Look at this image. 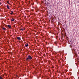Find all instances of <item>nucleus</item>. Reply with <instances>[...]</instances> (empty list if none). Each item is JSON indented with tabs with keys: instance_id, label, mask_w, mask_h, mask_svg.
I'll return each instance as SVG.
<instances>
[{
	"instance_id": "obj_5",
	"label": "nucleus",
	"mask_w": 79,
	"mask_h": 79,
	"mask_svg": "<svg viewBox=\"0 0 79 79\" xmlns=\"http://www.w3.org/2000/svg\"><path fill=\"white\" fill-rule=\"evenodd\" d=\"M29 45H28V44L27 43L26 44H25V47H27Z\"/></svg>"
},
{
	"instance_id": "obj_13",
	"label": "nucleus",
	"mask_w": 79,
	"mask_h": 79,
	"mask_svg": "<svg viewBox=\"0 0 79 79\" xmlns=\"http://www.w3.org/2000/svg\"><path fill=\"white\" fill-rule=\"evenodd\" d=\"M1 5V2H0V5Z\"/></svg>"
},
{
	"instance_id": "obj_3",
	"label": "nucleus",
	"mask_w": 79,
	"mask_h": 79,
	"mask_svg": "<svg viewBox=\"0 0 79 79\" xmlns=\"http://www.w3.org/2000/svg\"><path fill=\"white\" fill-rule=\"evenodd\" d=\"M17 39L18 40H21V38H20L19 37H18Z\"/></svg>"
},
{
	"instance_id": "obj_11",
	"label": "nucleus",
	"mask_w": 79,
	"mask_h": 79,
	"mask_svg": "<svg viewBox=\"0 0 79 79\" xmlns=\"http://www.w3.org/2000/svg\"><path fill=\"white\" fill-rule=\"evenodd\" d=\"M10 15H13V13H10Z\"/></svg>"
},
{
	"instance_id": "obj_8",
	"label": "nucleus",
	"mask_w": 79,
	"mask_h": 79,
	"mask_svg": "<svg viewBox=\"0 0 79 79\" xmlns=\"http://www.w3.org/2000/svg\"><path fill=\"white\" fill-rule=\"evenodd\" d=\"M2 29H3V30H5L6 29L5 28H2Z\"/></svg>"
},
{
	"instance_id": "obj_14",
	"label": "nucleus",
	"mask_w": 79,
	"mask_h": 79,
	"mask_svg": "<svg viewBox=\"0 0 79 79\" xmlns=\"http://www.w3.org/2000/svg\"><path fill=\"white\" fill-rule=\"evenodd\" d=\"M14 26H15V25H14Z\"/></svg>"
},
{
	"instance_id": "obj_7",
	"label": "nucleus",
	"mask_w": 79,
	"mask_h": 79,
	"mask_svg": "<svg viewBox=\"0 0 79 79\" xmlns=\"http://www.w3.org/2000/svg\"><path fill=\"white\" fill-rule=\"evenodd\" d=\"M0 79H3V78L0 76Z\"/></svg>"
},
{
	"instance_id": "obj_6",
	"label": "nucleus",
	"mask_w": 79,
	"mask_h": 79,
	"mask_svg": "<svg viewBox=\"0 0 79 79\" xmlns=\"http://www.w3.org/2000/svg\"><path fill=\"white\" fill-rule=\"evenodd\" d=\"M15 21V19L12 18L11 19V21Z\"/></svg>"
},
{
	"instance_id": "obj_2",
	"label": "nucleus",
	"mask_w": 79,
	"mask_h": 79,
	"mask_svg": "<svg viewBox=\"0 0 79 79\" xmlns=\"http://www.w3.org/2000/svg\"><path fill=\"white\" fill-rule=\"evenodd\" d=\"M7 27L8 28H9V29H11V25H9L7 26Z\"/></svg>"
},
{
	"instance_id": "obj_15",
	"label": "nucleus",
	"mask_w": 79,
	"mask_h": 79,
	"mask_svg": "<svg viewBox=\"0 0 79 79\" xmlns=\"http://www.w3.org/2000/svg\"><path fill=\"white\" fill-rule=\"evenodd\" d=\"M23 29L24 30V29H25L24 28V29Z\"/></svg>"
},
{
	"instance_id": "obj_16",
	"label": "nucleus",
	"mask_w": 79,
	"mask_h": 79,
	"mask_svg": "<svg viewBox=\"0 0 79 79\" xmlns=\"http://www.w3.org/2000/svg\"><path fill=\"white\" fill-rule=\"evenodd\" d=\"M17 77H18V76H17Z\"/></svg>"
},
{
	"instance_id": "obj_1",
	"label": "nucleus",
	"mask_w": 79,
	"mask_h": 79,
	"mask_svg": "<svg viewBox=\"0 0 79 79\" xmlns=\"http://www.w3.org/2000/svg\"><path fill=\"white\" fill-rule=\"evenodd\" d=\"M32 56H31L30 55H29L28 56V57L27 58V59L26 60V61H27L28 60H32Z\"/></svg>"
},
{
	"instance_id": "obj_4",
	"label": "nucleus",
	"mask_w": 79,
	"mask_h": 79,
	"mask_svg": "<svg viewBox=\"0 0 79 79\" xmlns=\"http://www.w3.org/2000/svg\"><path fill=\"white\" fill-rule=\"evenodd\" d=\"M7 8L8 9V10H9L10 9V6H9L8 5H7Z\"/></svg>"
},
{
	"instance_id": "obj_10",
	"label": "nucleus",
	"mask_w": 79,
	"mask_h": 79,
	"mask_svg": "<svg viewBox=\"0 0 79 79\" xmlns=\"http://www.w3.org/2000/svg\"><path fill=\"white\" fill-rule=\"evenodd\" d=\"M20 30H21V31H23V29L21 28Z\"/></svg>"
},
{
	"instance_id": "obj_9",
	"label": "nucleus",
	"mask_w": 79,
	"mask_h": 79,
	"mask_svg": "<svg viewBox=\"0 0 79 79\" xmlns=\"http://www.w3.org/2000/svg\"><path fill=\"white\" fill-rule=\"evenodd\" d=\"M7 3H8V4H9L10 3L9 2H8V1H7Z\"/></svg>"
},
{
	"instance_id": "obj_12",
	"label": "nucleus",
	"mask_w": 79,
	"mask_h": 79,
	"mask_svg": "<svg viewBox=\"0 0 79 79\" xmlns=\"http://www.w3.org/2000/svg\"><path fill=\"white\" fill-rule=\"evenodd\" d=\"M11 13H13V11H11Z\"/></svg>"
}]
</instances>
